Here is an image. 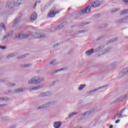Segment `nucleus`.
Here are the masks:
<instances>
[{
    "label": "nucleus",
    "mask_w": 128,
    "mask_h": 128,
    "mask_svg": "<svg viewBox=\"0 0 128 128\" xmlns=\"http://www.w3.org/2000/svg\"><path fill=\"white\" fill-rule=\"evenodd\" d=\"M33 36L36 38H46V34L42 32H35L33 34Z\"/></svg>",
    "instance_id": "8"
},
{
    "label": "nucleus",
    "mask_w": 128,
    "mask_h": 128,
    "mask_svg": "<svg viewBox=\"0 0 128 128\" xmlns=\"http://www.w3.org/2000/svg\"><path fill=\"white\" fill-rule=\"evenodd\" d=\"M6 80H0V82H6Z\"/></svg>",
    "instance_id": "46"
},
{
    "label": "nucleus",
    "mask_w": 128,
    "mask_h": 128,
    "mask_svg": "<svg viewBox=\"0 0 128 128\" xmlns=\"http://www.w3.org/2000/svg\"><path fill=\"white\" fill-rule=\"evenodd\" d=\"M30 36V35L26 33H23L21 34H19L18 36H16V38H18L19 40H22L24 38H26Z\"/></svg>",
    "instance_id": "10"
},
{
    "label": "nucleus",
    "mask_w": 128,
    "mask_h": 128,
    "mask_svg": "<svg viewBox=\"0 0 128 128\" xmlns=\"http://www.w3.org/2000/svg\"><path fill=\"white\" fill-rule=\"evenodd\" d=\"M16 56V54L14 53H12L10 54H8L6 58H12V56Z\"/></svg>",
    "instance_id": "33"
},
{
    "label": "nucleus",
    "mask_w": 128,
    "mask_h": 128,
    "mask_svg": "<svg viewBox=\"0 0 128 128\" xmlns=\"http://www.w3.org/2000/svg\"><path fill=\"white\" fill-rule=\"evenodd\" d=\"M123 20L124 22H128V16L123 18Z\"/></svg>",
    "instance_id": "35"
},
{
    "label": "nucleus",
    "mask_w": 128,
    "mask_h": 128,
    "mask_svg": "<svg viewBox=\"0 0 128 128\" xmlns=\"http://www.w3.org/2000/svg\"><path fill=\"white\" fill-rule=\"evenodd\" d=\"M120 9V8H115L111 10V12H118Z\"/></svg>",
    "instance_id": "36"
},
{
    "label": "nucleus",
    "mask_w": 128,
    "mask_h": 128,
    "mask_svg": "<svg viewBox=\"0 0 128 128\" xmlns=\"http://www.w3.org/2000/svg\"><path fill=\"white\" fill-rule=\"evenodd\" d=\"M116 64H118V62H113L111 64L112 66H116Z\"/></svg>",
    "instance_id": "39"
},
{
    "label": "nucleus",
    "mask_w": 128,
    "mask_h": 128,
    "mask_svg": "<svg viewBox=\"0 0 128 128\" xmlns=\"http://www.w3.org/2000/svg\"><path fill=\"white\" fill-rule=\"evenodd\" d=\"M32 66V64H23L21 66V68H30Z\"/></svg>",
    "instance_id": "25"
},
{
    "label": "nucleus",
    "mask_w": 128,
    "mask_h": 128,
    "mask_svg": "<svg viewBox=\"0 0 128 128\" xmlns=\"http://www.w3.org/2000/svg\"><path fill=\"white\" fill-rule=\"evenodd\" d=\"M112 126H113L112 125H110L109 128H112Z\"/></svg>",
    "instance_id": "56"
},
{
    "label": "nucleus",
    "mask_w": 128,
    "mask_h": 128,
    "mask_svg": "<svg viewBox=\"0 0 128 128\" xmlns=\"http://www.w3.org/2000/svg\"><path fill=\"white\" fill-rule=\"evenodd\" d=\"M128 74V66L122 70L119 74L118 78L119 79L122 78L124 76H126Z\"/></svg>",
    "instance_id": "5"
},
{
    "label": "nucleus",
    "mask_w": 128,
    "mask_h": 128,
    "mask_svg": "<svg viewBox=\"0 0 128 128\" xmlns=\"http://www.w3.org/2000/svg\"><path fill=\"white\" fill-rule=\"evenodd\" d=\"M126 110V106L124 107L119 112L122 114V113L124 112V110Z\"/></svg>",
    "instance_id": "37"
},
{
    "label": "nucleus",
    "mask_w": 128,
    "mask_h": 128,
    "mask_svg": "<svg viewBox=\"0 0 128 128\" xmlns=\"http://www.w3.org/2000/svg\"><path fill=\"white\" fill-rule=\"evenodd\" d=\"M116 40V39H112L111 40L108 41L106 43V44H110V42H114Z\"/></svg>",
    "instance_id": "38"
},
{
    "label": "nucleus",
    "mask_w": 128,
    "mask_h": 128,
    "mask_svg": "<svg viewBox=\"0 0 128 128\" xmlns=\"http://www.w3.org/2000/svg\"><path fill=\"white\" fill-rule=\"evenodd\" d=\"M6 86L8 88H12V86H16V83H9L6 84Z\"/></svg>",
    "instance_id": "27"
},
{
    "label": "nucleus",
    "mask_w": 128,
    "mask_h": 128,
    "mask_svg": "<svg viewBox=\"0 0 128 128\" xmlns=\"http://www.w3.org/2000/svg\"><path fill=\"white\" fill-rule=\"evenodd\" d=\"M24 58V55H23V56H22L21 58Z\"/></svg>",
    "instance_id": "57"
},
{
    "label": "nucleus",
    "mask_w": 128,
    "mask_h": 128,
    "mask_svg": "<svg viewBox=\"0 0 128 128\" xmlns=\"http://www.w3.org/2000/svg\"><path fill=\"white\" fill-rule=\"evenodd\" d=\"M44 80V78L40 76H36L28 81V84H40Z\"/></svg>",
    "instance_id": "2"
},
{
    "label": "nucleus",
    "mask_w": 128,
    "mask_h": 128,
    "mask_svg": "<svg viewBox=\"0 0 128 128\" xmlns=\"http://www.w3.org/2000/svg\"><path fill=\"white\" fill-rule=\"evenodd\" d=\"M0 28H3L4 32L6 30V24H4V23H2L0 24Z\"/></svg>",
    "instance_id": "28"
},
{
    "label": "nucleus",
    "mask_w": 128,
    "mask_h": 128,
    "mask_svg": "<svg viewBox=\"0 0 128 128\" xmlns=\"http://www.w3.org/2000/svg\"><path fill=\"white\" fill-rule=\"evenodd\" d=\"M86 114H90V112H86V113L84 114H82V116H86Z\"/></svg>",
    "instance_id": "49"
},
{
    "label": "nucleus",
    "mask_w": 128,
    "mask_h": 128,
    "mask_svg": "<svg viewBox=\"0 0 128 128\" xmlns=\"http://www.w3.org/2000/svg\"><path fill=\"white\" fill-rule=\"evenodd\" d=\"M74 16H76V14H75Z\"/></svg>",
    "instance_id": "61"
},
{
    "label": "nucleus",
    "mask_w": 128,
    "mask_h": 128,
    "mask_svg": "<svg viewBox=\"0 0 128 128\" xmlns=\"http://www.w3.org/2000/svg\"><path fill=\"white\" fill-rule=\"evenodd\" d=\"M58 46V44H54V46Z\"/></svg>",
    "instance_id": "55"
},
{
    "label": "nucleus",
    "mask_w": 128,
    "mask_h": 128,
    "mask_svg": "<svg viewBox=\"0 0 128 128\" xmlns=\"http://www.w3.org/2000/svg\"><path fill=\"white\" fill-rule=\"evenodd\" d=\"M56 60H52L51 62H50V64H52V66H54L56 64Z\"/></svg>",
    "instance_id": "32"
},
{
    "label": "nucleus",
    "mask_w": 128,
    "mask_h": 128,
    "mask_svg": "<svg viewBox=\"0 0 128 128\" xmlns=\"http://www.w3.org/2000/svg\"><path fill=\"white\" fill-rule=\"evenodd\" d=\"M52 102H48V103L44 104L43 105L38 107L37 108V110H42L44 108H50V106H52Z\"/></svg>",
    "instance_id": "9"
},
{
    "label": "nucleus",
    "mask_w": 128,
    "mask_h": 128,
    "mask_svg": "<svg viewBox=\"0 0 128 128\" xmlns=\"http://www.w3.org/2000/svg\"><path fill=\"white\" fill-rule=\"evenodd\" d=\"M104 48V45H100L98 48L94 49V52H100V50H102Z\"/></svg>",
    "instance_id": "20"
},
{
    "label": "nucleus",
    "mask_w": 128,
    "mask_h": 128,
    "mask_svg": "<svg viewBox=\"0 0 128 128\" xmlns=\"http://www.w3.org/2000/svg\"><path fill=\"white\" fill-rule=\"evenodd\" d=\"M36 18H38V14L34 12L31 15L30 20H31V22H34V20H36Z\"/></svg>",
    "instance_id": "13"
},
{
    "label": "nucleus",
    "mask_w": 128,
    "mask_h": 128,
    "mask_svg": "<svg viewBox=\"0 0 128 128\" xmlns=\"http://www.w3.org/2000/svg\"><path fill=\"white\" fill-rule=\"evenodd\" d=\"M25 2L26 0H18L16 2L13 0L8 2L6 5V8H9V10L14 8H18V6H22Z\"/></svg>",
    "instance_id": "1"
},
{
    "label": "nucleus",
    "mask_w": 128,
    "mask_h": 128,
    "mask_svg": "<svg viewBox=\"0 0 128 128\" xmlns=\"http://www.w3.org/2000/svg\"><path fill=\"white\" fill-rule=\"evenodd\" d=\"M36 4H38V2H36L33 7L34 8H36Z\"/></svg>",
    "instance_id": "50"
},
{
    "label": "nucleus",
    "mask_w": 128,
    "mask_h": 128,
    "mask_svg": "<svg viewBox=\"0 0 128 128\" xmlns=\"http://www.w3.org/2000/svg\"><path fill=\"white\" fill-rule=\"evenodd\" d=\"M61 126L62 122H55L54 124V128H60Z\"/></svg>",
    "instance_id": "18"
},
{
    "label": "nucleus",
    "mask_w": 128,
    "mask_h": 128,
    "mask_svg": "<svg viewBox=\"0 0 128 128\" xmlns=\"http://www.w3.org/2000/svg\"><path fill=\"white\" fill-rule=\"evenodd\" d=\"M104 38V36H100V37L96 39V40H102V38Z\"/></svg>",
    "instance_id": "43"
},
{
    "label": "nucleus",
    "mask_w": 128,
    "mask_h": 128,
    "mask_svg": "<svg viewBox=\"0 0 128 128\" xmlns=\"http://www.w3.org/2000/svg\"><path fill=\"white\" fill-rule=\"evenodd\" d=\"M12 92V90H7L6 91V94H11V92Z\"/></svg>",
    "instance_id": "44"
},
{
    "label": "nucleus",
    "mask_w": 128,
    "mask_h": 128,
    "mask_svg": "<svg viewBox=\"0 0 128 128\" xmlns=\"http://www.w3.org/2000/svg\"><path fill=\"white\" fill-rule=\"evenodd\" d=\"M94 18H98V16H100V14H96L94 16Z\"/></svg>",
    "instance_id": "51"
},
{
    "label": "nucleus",
    "mask_w": 128,
    "mask_h": 128,
    "mask_svg": "<svg viewBox=\"0 0 128 128\" xmlns=\"http://www.w3.org/2000/svg\"><path fill=\"white\" fill-rule=\"evenodd\" d=\"M20 16H18L16 18V20L13 23V24H12L13 28L16 26V24H18L20 22Z\"/></svg>",
    "instance_id": "19"
},
{
    "label": "nucleus",
    "mask_w": 128,
    "mask_h": 128,
    "mask_svg": "<svg viewBox=\"0 0 128 128\" xmlns=\"http://www.w3.org/2000/svg\"><path fill=\"white\" fill-rule=\"evenodd\" d=\"M82 34V30L76 32L75 34Z\"/></svg>",
    "instance_id": "41"
},
{
    "label": "nucleus",
    "mask_w": 128,
    "mask_h": 128,
    "mask_svg": "<svg viewBox=\"0 0 128 128\" xmlns=\"http://www.w3.org/2000/svg\"><path fill=\"white\" fill-rule=\"evenodd\" d=\"M116 22H117L118 24H122V22H124V18L116 20Z\"/></svg>",
    "instance_id": "30"
},
{
    "label": "nucleus",
    "mask_w": 128,
    "mask_h": 128,
    "mask_svg": "<svg viewBox=\"0 0 128 128\" xmlns=\"http://www.w3.org/2000/svg\"><path fill=\"white\" fill-rule=\"evenodd\" d=\"M86 24H83V25L82 26H84Z\"/></svg>",
    "instance_id": "60"
},
{
    "label": "nucleus",
    "mask_w": 128,
    "mask_h": 128,
    "mask_svg": "<svg viewBox=\"0 0 128 128\" xmlns=\"http://www.w3.org/2000/svg\"><path fill=\"white\" fill-rule=\"evenodd\" d=\"M37 2H38V4H40V2H42V0H38Z\"/></svg>",
    "instance_id": "54"
},
{
    "label": "nucleus",
    "mask_w": 128,
    "mask_h": 128,
    "mask_svg": "<svg viewBox=\"0 0 128 128\" xmlns=\"http://www.w3.org/2000/svg\"><path fill=\"white\" fill-rule=\"evenodd\" d=\"M128 96V94H126V96Z\"/></svg>",
    "instance_id": "58"
},
{
    "label": "nucleus",
    "mask_w": 128,
    "mask_h": 128,
    "mask_svg": "<svg viewBox=\"0 0 128 128\" xmlns=\"http://www.w3.org/2000/svg\"><path fill=\"white\" fill-rule=\"evenodd\" d=\"M14 92H24V88H16L13 90Z\"/></svg>",
    "instance_id": "21"
},
{
    "label": "nucleus",
    "mask_w": 128,
    "mask_h": 128,
    "mask_svg": "<svg viewBox=\"0 0 128 128\" xmlns=\"http://www.w3.org/2000/svg\"><path fill=\"white\" fill-rule=\"evenodd\" d=\"M54 92L53 91H49L46 92H42L40 94V96H54Z\"/></svg>",
    "instance_id": "7"
},
{
    "label": "nucleus",
    "mask_w": 128,
    "mask_h": 128,
    "mask_svg": "<svg viewBox=\"0 0 128 128\" xmlns=\"http://www.w3.org/2000/svg\"><path fill=\"white\" fill-rule=\"evenodd\" d=\"M60 11L56 12V8H52L50 12L48 14V16L49 18H54L56 16V14H58Z\"/></svg>",
    "instance_id": "6"
},
{
    "label": "nucleus",
    "mask_w": 128,
    "mask_h": 128,
    "mask_svg": "<svg viewBox=\"0 0 128 128\" xmlns=\"http://www.w3.org/2000/svg\"><path fill=\"white\" fill-rule=\"evenodd\" d=\"M123 2H124L127 3V2H128V0H123Z\"/></svg>",
    "instance_id": "52"
},
{
    "label": "nucleus",
    "mask_w": 128,
    "mask_h": 128,
    "mask_svg": "<svg viewBox=\"0 0 128 128\" xmlns=\"http://www.w3.org/2000/svg\"><path fill=\"white\" fill-rule=\"evenodd\" d=\"M6 104H0V108H6Z\"/></svg>",
    "instance_id": "42"
},
{
    "label": "nucleus",
    "mask_w": 128,
    "mask_h": 128,
    "mask_svg": "<svg viewBox=\"0 0 128 128\" xmlns=\"http://www.w3.org/2000/svg\"><path fill=\"white\" fill-rule=\"evenodd\" d=\"M79 112H72L68 114V118H72V116H76V114H78Z\"/></svg>",
    "instance_id": "22"
},
{
    "label": "nucleus",
    "mask_w": 128,
    "mask_h": 128,
    "mask_svg": "<svg viewBox=\"0 0 128 128\" xmlns=\"http://www.w3.org/2000/svg\"><path fill=\"white\" fill-rule=\"evenodd\" d=\"M0 48H2V50H6V46H0Z\"/></svg>",
    "instance_id": "45"
},
{
    "label": "nucleus",
    "mask_w": 128,
    "mask_h": 128,
    "mask_svg": "<svg viewBox=\"0 0 128 128\" xmlns=\"http://www.w3.org/2000/svg\"><path fill=\"white\" fill-rule=\"evenodd\" d=\"M12 32H14L11 31L8 34L2 36L1 38L2 42H4V44H8V42L12 38Z\"/></svg>",
    "instance_id": "3"
},
{
    "label": "nucleus",
    "mask_w": 128,
    "mask_h": 128,
    "mask_svg": "<svg viewBox=\"0 0 128 128\" xmlns=\"http://www.w3.org/2000/svg\"><path fill=\"white\" fill-rule=\"evenodd\" d=\"M100 6V2L98 0H94L91 4V6H92V8H98Z\"/></svg>",
    "instance_id": "12"
},
{
    "label": "nucleus",
    "mask_w": 128,
    "mask_h": 128,
    "mask_svg": "<svg viewBox=\"0 0 128 128\" xmlns=\"http://www.w3.org/2000/svg\"><path fill=\"white\" fill-rule=\"evenodd\" d=\"M82 101L80 100V101H78V104H82Z\"/></svg>",
    "instance_id": "53"
},
{
    "label": "nucleus",
    "mask_w": 128,
    "mask_h": 128,
    "mask_svg": "<svg viewBox=\"0 0 128 128\" xmlns=\"http://www.w3.org/2000/svg\"><path fill=\"white\" fill-rule=\"evenodd\" d=\"M114 120H118V118H122V114L120 113V112H118L117 114H116L114 116Z\"/></svg>",
    "instance_id": "17"
},
{
    "label": "nucleus",
    "mask_w": 128,
    "mask_h": 128,
    "mask_svg": "<svg viewBox=\"0 0 128 128\" xmlns=\"http://www.w3.org/2000/svg\"><path fill=\"white\" fill-rule=\"evenodd\" d=\"M42 85H38L37 86H34L33 87H30V92H32V90H40V88H42Z\"/></svg>",
    "instance_id": "14"
},
{
    "label": "nucleus",
    "mask_w": 128,
    "mask_h": 128,
    "mask_svg": "<svg viewBox=\"0 0 128 128\" xmlns=\"http://www.w3.org/2000/svg\"><path fill=\"white\" fill-rule=\"evenodd\" d=\"M48 9V6H44L41 9V12H46V10Z\"/></svg>",
    "instance_id": "31"
},
{
    "label": "nucleus",
    "mask_w": 128,
    "mask_h": 128,
    "mask_svg": "<svg viewBox=\"0 0 128 128\" xmlns=\"http://www.w3.org/2000/svg\"><path fill=\"white\" fill-rule=\"evenodd\" d=\"M68 118H68H68H66V120H68Z\"/></svg>",
    "instance_id": "59"
},
{
    "label": "nucleus",
    "mask_w": 128,
    "mask_h": 128,
    "mask_svg": "<svg viewBox=\"0 0 128 128\" xmlns=\"http://www.w3.org/2000/svg\"><path fill=\"white\" fill-rule=\"evenodd\" d=\"M90 6H88L84 9L82 10L80 14H90Z\"/></svg>",
    "instance_id": "11"
},
{
    "label": "nucleus",
    "mask_w": 128,
    "mask_h": 128,
    "mask_svg": "<svg viewBox=\"0 0 128 128\" xmlns=\"http://www.w3.org/2000/svg\"><path fill=\"white\" fill-rule=\"evenodd\" d=\"M120 122V120H118L115 122V124H118Z\"/></svg>",
    "instance_id": "48"
},
{
    "label": "nucleus",
    "mask_w": 128,
    "mask_h": 128,
    "mask_svg": "<svg viewBox=\"0 0 128 128\" xmlns=\"http://www.w3.org/2000/svg\"><path fill=\"white\" fill-rule=\"evenodd\" d=\"M2 100H12V98L8 97H0V102H2Z\"/></svg>",
    "instance_id": "23"
},
{
    "label": "nucleus",
    "mask_w": 128,
    "mask_h": 128,
    "mask_svg": "<svg viewBox=\"0 0 128 128\" xmlns=\"http://www.w3.org/2000/svg\"><path fill=\"white\" fill-rule=\"evenodd\" d=\"M108 25L106 24H101L99 28H108Z\"/></svg>",
    "instance_id": "26"
},
{
    "label": "nucleus",
    "mask_w": 128,
    "mask_h": 128,
    "mask_svg": "<svg viewBox=\"0 0 128 128\" xmlns=\"http://www.w3.org/2000/svg\"><path fill=\"white\" fill-rule=\"evenodd\" d=\"M94 52H95L94 49L91 48V49L88 50L86 52V56H92V54H94Z\"/></svg>",
    "instance_id": "15"
},
{
    "label": "nucleus",
    "mask_w": 128,
    "mask_h": 128,
    "mask_svg": "<svg viewBox=\"0 0 128 128\" xmlns=\"http://www.w3.org/2000/svg\"><path fill=\"white\" fill-rule=\"evenodd\" d=\"M64 26H66V24L62 23L60 25H59L58 26L54 27L52 28V30H60V28H64Z\"/></svg>",
    "instance_id": "16"
},
{
    "label": "nucleus",
    "mask_w": 128,
    "mask_h": 128,
    "mask_svg": "<svg viewBox=\"0 0 128 128\" xmlns=\"http://www.w3.org/2000/svg\"><path fill=\"white\" fill-rule=\"evenodd\" d=\"M82 33L86 32H88V30L84 29V30H82Z\"/></svg>",
    "instance_id": "47"
},
{
    "label": "nucleus",
    "mask_w": 128,
    "mask_h": 128,
    "mask_svg": "<svg viewBox=\"0 0 128 128\" xmlns=\"http://www.w3.org/2000/svg\"><path fill=\"white\" fill-rule=\"evenodd\" d=\"M66 70V68H62L60 69H58L54 71V74H57L58 72H62V70Z\"/></svg>",
    "instance_id": "29"
},
{
    "label": "nucleus",
    "mask_w": 128,
    "mask_h": 128,
    "mask_svg": "<svg viewBox=\"0 0 128 128\" xmlns=\"http://www.w3.org/2000/svg\"><path fill=\"white\" fill-rule=\"evenodd\" d=\"M128 10H123L120 14V16H122V14H128Z\"/></svg>",
    "instance_id": "34"
},
{
    "label": "nucleus",
    "mask_w": 128,
    "mask_h": 128,
    "mask_svg": "<svg viewBox=\"0 0 128 128\" xmlns=\"http://www.w3.org/2000/svg\"><path fill=\"white\" fill-rule=\"evenodd\" d=\"M108 86V85H104L103 86L96 88L94 90H90L89 92H87V94H94V92H98V90H100L104 88H106V86Z\"/></svg>",
    "instance_id": "4"
},
{
    "label": "nucleus",
    "mask_w": 128,
    "mask_h": 128,
    "mask_svg": "<svg viewBox=\"0 0 128 128\" xmlns=\"http://www.w3.org/2000/svg\"><path fill=\"white\" fill-rule=\"evenodd\" d=\"M110 52V49L107 48L105 50V52L103 53H102V54H106L107 52Z\"/></svg>",
    "instance_id": "40"
},
{
    "label": "nucleus",
    "mask_w": 128,
    "mask_h": 128,
    "mask_svg": "<svg viewBox=\"0 0 128 128\" xmlns=\"http://www.w3.org/2000/svg\"><path fill=\"white\" fill-rule=\"evenodd\" d=\"M86 84H80L79 86L78 90L80 92V91L82 90H84V88H86Z\"/></svg>",
    "instance_id": "24"
}]
</instances>
